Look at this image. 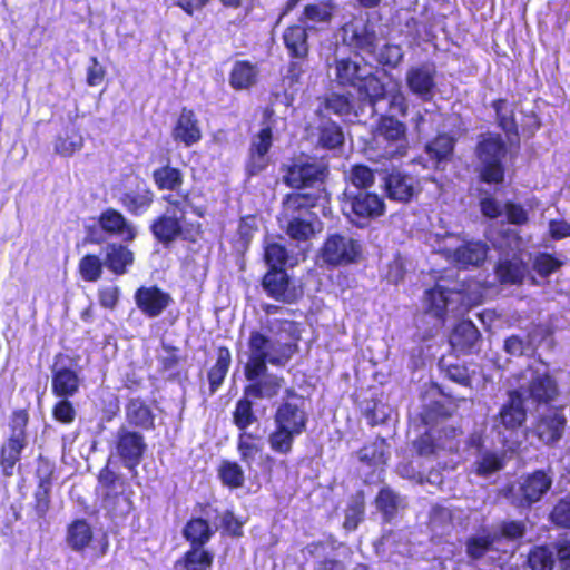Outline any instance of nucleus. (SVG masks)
Instances as JSON below:
<instances>
[{
	"instance_id": "f257e3e1",
	"label": "nucleus",
	"mask_w": 570,
	"mask_h": 570,
	"mask_svg": "<svg viewBox=\"0 0 570 570\" xmlns=\"http://www.w3.org/2000/svg\"><path fill=\"white\" fill-rule=\"evenodd\" d=\"M285 394L273 414L274 429L267 436L271 451L283 456L293 452L295 440L306 432L309 421L303 396L293 389Z\"/></svg>"
},
{
	"instance_id": "f03ea898",
	"label": "nucleus",
	"mask_w": 570,
	"mask_h": 570,
	"mask_svg": "<svg viewBox=\"0 0 570 570\" xmlns=\"http://www.w3.org/2000/svg\"><path fill=\"white\" fill-rule=\"evenodd\" d=\"M464 443V431L452 424H431L413 443L416 455L426 459L459 456Z\"/></svg>"
},
{
	"instance_id": "7ed1b4c3",
	"label": "nucleus",
	"mask_w": 570,
	"mask_h": 570,
	"mask_svg": "<svg viewBox=\"0 0 570 570\" xmlns=\"http://www.w3.org/2000/svg\"><path fill=\"white\" fill-rule=\"evenodd\" d=\"M508 145L498 132L480 135L474 147L478 179L487 185H501L505 178Z\"/></svg>"
},
{
	"instance_id": "20e7f679",
	"label": "nucleus",
	"mask_w": 570,
	"mask_h": 570,
	"mask_svg": "<svg viewBox=\"0 0 570 570\" xmlns=\"http://www.w3.org/2000/svg\"><path fill=\"white\" fill-rule=\"evenodd\" d=\"M335 81L341 88H355L361 95L375 105L386 95L384 83L371 71L351 57L335 59L333 62Z\"/></svg>"
},
{
	"instance_id": "39448f33",
	"label": "nucleus",
	"mask_w": 570,
	"mask_h": 570,
	"mask_svg": "<svg viewBox=\"0 0 570 570\" xmlns=\"http://www.w3.org/2000/svg\"><path fill=\"white\" fill-rule=\"evenodd\" d=\"M373 151L376 160L403 157L409 150L406 126L394 116L382 115L373 131Z\"/></svg>"
},
{
	"instance_id": "423d86ee",
	"label": "nucleus",
	"mask_w": 570,
	"mask_h": 570,
	"mask_svg": "<svg viewBox=\"0 0 570 570\" xmlns=\"http://www.w3.org/2000/svg\"><path fill=\"white\" fill-rule=\"evenodd\" d=\"M283 183L293 189L317 188L330 175L328 165L314 156L302 154L283 166Z\"/></svg>"
},
{
	"instance_id": "0eeeda50",
	"label": "nucleus",
	"mask_w": 570,
	"mask_h": 570,
	"mask_svg": "<svg viewBox=\"0 0 570 570\" xmlns=\"http://www.w3.org/2000/svg\"><path fill=\"white\" fill-rule=\"evenodd\" d=\"M85 232V243L90 245H101L106 242V235L120 236L127 243L132 242L137 236L135 226L114 207L104 209L97 223L86 226Z\"/></svg>"
},
{
	"instance_id": "6e6552de",
	"label": "nucleus",
	"mask_w": 570,
	"mask_h": 570,
	"mask_svg": "<svg viewBox=\"0 0 570 570\" xmlns=\"http://www.w3.org/2000/svg\"><path fill=\"white\" fill-rule=\"evenodd\" d=\"M151 178L159 191L176 193V196L168 194L163 199L175 212L186 214L187 207L191 205V193L190 190H181L185 181L184 171L173 166L168 160L167 164L153 170Z\"/></svg>"
},
{
	"instance_id": "1a4fd4ad",
	"label": "nucleus",
	"mask_w": 570,
	"mask_h": 570,
	"mask_svg": "<svg viewBox=\"0 0 570 570\" xmlns=\"http://www.w3.org/2000/svg\"><path fill=\"white\" fill-rule=\"evenodd\" d=\"M318 257L331 268L353 265L362 257V245L351 236L328 234L318 249Z\"/></svg>"
},
{
	"instance_id": "9d476101",
	"label": "nucleus",
	"mask_w": 570,
	"mask_h": 570,
	"mask_svg": "<svg viewBox=\"0 0 570 570\" xmlns=\"http://www.w3.org/2000/svg\"><path fill=\"white\" fill-rule=\"evenodd\" d=\"M341 42L350 51L361 55L373 56L377 50V33L370 21L362 16H352V18L340 27Z\"/></svg>"
},
{
	"instance_id": "9b49d317",
	"label": "nucleus",
	"mask_w": 570,
	"mask_h": 570,
	"mask_svg": "<svg viewBox=\"0 0 570 570\" xmlns=\"http://www.w3.org/2000/svg\"><path fill=\"white\" fill-rule=\"evenodd\" d=\"M552 475L549 471L538 469L521 478L518 489H507L505 497L519 509H530L539 502L552 487Z\"/></svg>"
},
{
	"instance_id": "f8f14e48",
	"label": "nucleus",
	"mask_w": 570,
	"mask_h": 570,
	"mask_svg": "<svg viewBox=\"0 0 570 570\" xmlns=\"http://www.w3.org/2000/svg\"><path fill=\"white\" fill-rule=\"evenodd\" d=\"M112 449L121 464L135 471L142 462L148 445L142 432L120 425L115 433Z\"/></svg>"
},
{
	"instance_id": "ddd939ff",
	"label": "nucleus",
	"mask_w": 570,
	"mask_h": 570,
	"mask_svg": "<svg viewBox=\"0 0 570 570\" xmlns=\"http://www.w3.org/2000/svg\"><path fill=\"white\" fill-rule=\"evenodd\" d=\"M507 400L494 415V429L500 435H517L525 425L528 410L523 393L519 389L507 392Z\"/></svg>"
},
{
	"instance_id": "4468645a",
	"label": "nucleus",
	"mask_w": 570,
	"mask_h": 570,
	"mask_svg": "<svg viewBox=\"0 0 570 570\" xmlns=\"http://www.w3.org/2000/svg\"><path fill=\"white\" fill-rule=\"evenodd\" d=\"M155 199L156 195L153 188L139 176L122 184L117 197L118 204L134 217L147 214L154 206Z\"/></svg>"
},
{
	"instance_id": "2eb2a0df",
	"label": "nucleus",
	"mask_w": 570,
	"mask_h": 570,
	"mask_svg": "<svg viewBox=\"0 0 570 570\" xmlns=\"http://www.w3.org/2000/svg\"><path fill=\"white\" fill-rule=\"evenodd\" d=\"M567 426L564 406L558 405L535 415L529 431L543 445L554 446L563 438Z\"/></svg>"
},
{
	"instance_id": "dca6fc26",
	"label": "nucleus",
	"mask_w": 570,
	"mask_h": 570,
	"mask_svg": "<svg viewBox=\"0 0 570 570\" xmlns=\"http://www.w3.org/2000/svg\"><path fill=\"white\" fill-rule=\"evenodd\" d=\"M464 296L462 289L448 288L436 283L423 294L424 313L443 323L450 312L460 311Z\"/></svg>"
},
{
	"instance_id": "f3484780",
	"label": "nucleus",
	"mask_w": 570,
	"mask_h": 570,
	"mask_svg": "<svg viewBox=\"0 0 570 570\" xmlns=\"http://www.w3.org/2000/svg\"><path fill=\"white\" fill-rule=\"evenodd\" d=\"M66 541L68 546L76 552H83L91 549V559L99 560L104 558L109 550V539L107 533H102L100 538L94 541V531L86 519H75L67 527Z\"/></svg>"
},
{
	"instance_id": "a211bd4d",
	"label": "nucleus",
	"mask_w": 570,
	"mask_h": 570,
	"mask_svg": "<svg viewBox=\"0 0 570 570\" xmlns=\"http://www.w3.org/2000/svg\"><path fill=\"white\" fill-rule=\"evenodd\" d=\"M97 480L99 487L105 491L102 504L111 519L121 518L128 514L130 500L122 493L115 492L117 484L122 485L120 475L109 466V461L98 471Z\"/></svg>"
},
{
	"instance_id": "6ab92c4d",
	"label": "nucleus",
	"mask_w": 570,
	"mask_h": 570,
	"mask_svg": "<svg viewBox=\"0 0 570 570\" xmlns=\"http://www.w3.org/2000/svg\"><path fill=\"white\" fill-rule=\"evenodd\" d=\"M348 212L346 216L356 226H364L367 222L384 215V199L375 193L357 191L347 197Z\"/></svg>"
},
{
	"instance_id": "aec40b11",
	"label": "nucleus",
	"mask_w": 570,
	"mask_h": 570,
	"mask_svg": "<svg viewBox=\"0 0 570 570\" xmlns=\"http://www.w3.org/2000/svg\"><path fill=\"white\" fill-rule=\"evenodd\" d=\"M149 232L156 243L169 248L176 240H191L185 227V214L177 216L169 212L161 213L151 219Z\"/></svg>"
},
{
	"instance_id": "412c9836",
	"label": "nucleus",
	"mask_w": 570,
	"mask_h": 570,
	"mask_svg": "<svg viewBox=\"0 0 570 570\" xmlns=\"http://www.w3.org/2000/svg\"><path fill=\"white\" fill-rule=\"evenodd\" d=\"M262 287L268 297L284 304H294L303 296L302 288L292 284L285 268H268L262 278Z\"/></svg>"
},
{
	"instance_id": "4be33fe9",
	"label": "nucleus",
	"mask_w": 570,
	"mask_h": 570,
	"mask_svg": "<svg viewBox=\"0 0 570 570\" xmlns=\"http://www.w3.org/2000/svg\"><path fill=\"white\" fill-rule=\"evenodd\" d=\"M383 188L390 200L407 204L419 194V180L411 174L392 169L385 174Z\"/></svg>"
},
{
	"instance_id": "5701e85b",
	"label": "nucleus",
	"mask_w": 570,
	"mask_h": 570,
	"mask_svg": "<svg viewBox=\"0 0 570 570\" xmlns=\"http://www.w3.org/2000/svg\"><path fill=\"white\" fill-rule=\"evenodd\" d=\"M170 136L177 145L186 148L203 139L202 125L194 109L181 107L171 126Z\"/></svg>"
},
{
	"instance_id": "b1692460",
	"label": "nucleus",
	"mask_w": 570,
	"mask_h": 570,
	"mask_svg": "<svg viewBox=\"0 0 570 570\" xmlns=\"http://www.w3.org/2000/svg\"><path fill=\"white\" fill-rule=\"evenodd\" d=\"M134 299L137 308L148 318L158 317L173 303L170 294L157 285L138 287Z\"/></svg>"
},
{
	"instance_id": "393cba45",
	"label": "nucleus",
	"mask_w": 570,
	"mask_h": 570,
	"mask_svg": "<svg viewBox=\"0 0 570 570\" xmlns=\"http://www.w3.org/2000/svg\"><path fill=\"white\" fill-rule=\"evenodd\" d=\"M125 419L128 428L140 432L153 431L156 428L151 404L140 397H130L125 404Z\"/></svg>"
},
{
	"instance_id": "a878e982",
	"label": "nucleus",
	"mask_w": 570,
	"mask_h": 570,
	"mask_svg": "<svg viewBox=\"0 0 570 570\" xmlns=\"http://www.w3.org/2000/svg\"><path fill=\"white\" fill-rule=\"evenodd\" d=\"M529 400L535 405H550L559 396L560 390L556 377L549 372L535 374L525 387Z\"/></svg>"
},
{
	"instance_id": "bb28decb",
	"label": "nucleus",
	"mask_w": 570,
	"mask_h": 570,
	"mask_svg": "<svg viewBox=\"0 0 570 570\" xmlns=\"http://www.w3.org/2000/svg\"><path fill=\"white\" fill-rule=\"evenodd\" d=\"M409 90L423 101H430L435 88V70L426 65L411 67L405 76Z\"/></svg>"
},
{
	"instance_id": "cd10ccee",
	"label": "nucleus",
	"mask_w": 570,
	"mask_h": 570,
	"mask_svg": "<svg viewBox=\"0 0 570 570\" xmlns=\"http://www.w3.org/2000/svg\"><path fill=\"white\" fill-rule=\"evenodd\" d=\"M81 379L79 373L66 365L51 366V393L55 396L73 397L80 391Z\"/></svg>"
},
{
	"instance_id": "c85d7f7f",
	"label": "nucleus",
	"mask_w": 570,
	"mask_h": 570,
	"mask_svg": "<svg viewBox=\"0 0 570 570\" xmlns=\"http://www.w3.org/2000/svg\"><path fill=\"white\" fill-rule=\"evenodd\" d=\"M134 263L135 253L127 245L110 242L104 247L105 267L115 276L127 274Z\"/></svg>"
},
{
	"instance_id": "c756f323",
	"label": "nucleus",
	"mask_w": 570,
	"mask_h": 570,
	"mask_svg": "<svg viewBox=\"0 0 570 570\" xmlns=\"http://www.w3.org/2000/svg\"><path fill=\"white\" fill-rule=\"evenodd\" d=\"M481 337L480 331L471 320L460 321L454 325L450 334L452 348L461 354H472Z\"/></svg>"
},
{
	"instance_id": "7c9ffc66",
	"label": "nucleus",
	"mask_w": 570,
	"mask_h": 570,
	"mask_svg": "<svg viewBox=\"0 0 570 570\" xmlns=\"http://www.w3.org/2000/svg\"><path fill=\"white\" fill-rule=\"evenodd\" d=\"M320 195L316 193H289L283 199V215L286 218L306 217L318 205Z\"/></svg>"
},
{
	"instance_id": "2f4dec72",
	"label": "nucleus",
	"mask_w": 570,
	"mask_h": 570,
	"mask_svg": "<svg viewBox=\"0 0 570 570\" xmlns=\"http://www.w3.org/2000/svg\"><path fill=\"white\" fill-rule=\"evenodd\" d=\"M28 445V440L7 436L0 445V470L4 478H11L14 474L16 466L22 459V452Z\"/></svg>"
},
{
	"instance_id": "473e14b6",
	"label": "nucleus",
	"mask_w": 570,
	"mask_h": 570,
	"mask_svg": "<svg viewBox=\"0 0 570 570\" xmlns=\"http://www.w3.org/2000/svg\"><path fill=\"white\" fill-rule=\"evenodd\" d=\"M488 246L481 240H468L458 246L452 254L453 262L463 269L480 266L487 258Z\"/></svg>"
},
{
	"instance_id": "72a5a7b5",
	"label": "nucleus",
	"mask_w": 570,
	"mask_h": 570,
	"mask_svg": "<svg viewBox=\"0 0 570 570\" xmlns=\"http://www.w3.org/2000/svg\"><path fill=\"white\" fill-rule=\"evenodd\" d=\"M283 42L292 59L305 60L309 53L308 33L306 27L295 23L283 32Z\"/></svg>"
},
{
	"instance_id": "f704fd0d",
	"label": "nucleus",
	"mask_w": 570,
	"mask_h": 570,
	"mask_svg": "<svg viewBox=\"0 0 570 570\" xmlns=\"http://www.w3.org/2000/svg\"><path fill=\"white\" fill-rule=\"evenodd\" d=\"M215 363L207 371L209 395L215 394L222 387L232 365V352L227 346H218L215 350Z\"/></svg>"
},
{
	"instance_id": "c9c22d12",
	"label": "nucleus",
	"mask_w": 570,
	"mask_h": 570,
	"mask_svg": "<svg viewBox=\"0 0 570 570\" xmlns=\"http://www.w3.org/2000/svg\"><path fill=\"white\" fill-rule=\"evenodd\" d=\"M259 69L249 60H236L229 71V86L236 90H248L257 83Z\"/></svg>"
},
{
	"instance_id": "e433bc0d",
	"label": "nucleus",
	"mask_w": 570,
	"mask_h": 570,
	"mask_svg": "<svg viewBox=\"0 0 570 570\" xmlns=\"http://www.w3.org/2000/svg\"><path fill=\"white\" fill-rule=\"evenodd\" d=\"M183 537L189 548H205L215 534L208 520L202 517H191L183 528Z\"/></svg>"
},
{
	"instance_id": "4c0bfd02",
	"label": "nucleus",
	"mask_w": 570,
	"mask_h": 570,
	"mask_svg": "<svg viewBox=\"0 0 570 570\" xmlns=\"http://www.w3.org/2000/svg\"><path fill=\"white\" fill-rule=\"evenodd\" d=\"M316 114L332 112L341 118L356 116L354 99L350 94L331 92L323 96Z\"/></svg>"
},
{
	"instance_id": "58836bf2",
	"label": "nucleus",
	"mask_w": 570,
	"mask_h": 570,
	"mask_svg": "<svg viewBox=\"0 0 570 570\" xmlns=\"http://www.w3.org/2000/svg\"><path fill=\"white\" fill-rule=\"evenodd\" d=\"M215 554L205 548H189L176 560V570H212Z\"/></svg>"
},
{
	"instance_id": "ea45409f",
	"label": "nucleus",
	"mask_w": 570,
	"mask_h": 570,
	"mask_svg": "<svg viewBox=\"0 0 570 570\" xmlns=\"http://www.w3.org/2000/svg\"><path fill=\"white\" fill-rule=\"evenodd\" d=\"M499 541L497 533L482 528L476 534L469 537L465 541V553L472 560L482 559L488 552L492 551L494 543Z\"/></svg>"
},
{
	"instance_id": "a19ab883",
	"label": "nucleus",
	"mask_w": 570,
	"mask_h": 570,
	"mask_svg": "<svg viewBox=\"0 0 570 570\" xmlns=\"http://www.w3.org/2000/svg\"><path fill=\"white\" fill-rule=\"evenodd\" d=\"M528 271L521 258L503 259L495 266V275L500 284L521 285Z\"/></svg>"
},
{
	"instance_id": "79ce46f5",
	"label": "nucleus",
	"mask_w": 570,
	"mask_h": 570,
	"mask_svg": "<svg viewBox=\"0 0 570 570\" xmlns=\"http://www.w3.org/2000/svg\"><path fill=\"white\" fill-rule=\"evenodd\" d=\"M491 107L495 114L498 127L507 135L508 138H519V126L513 109L508 108L505 98H497L492 100Z\"/></svg>"
},
{
	"instance_id": "37998d69",
	"label": "nucleus",
	"mask_w": 570,
	"mask_h": 570,
	"mask_svg": "<svg viewBox=\"0 0 570 570\" xmlns=\"http://www.w3.org/2000/svg\"><path fill=\"white\" fill-rule=\"evenodd\" d=\"M284 379L277 375H268L264 380H256L244 387V394L253 399H273L278 395Z\"/></svg>"
},
{
	"instance_id": "c03bdc74",
	"label": "nucleus",
	"mask_w": 570,
	"mask_h": 570,
	"mask_svg": "<svg viewBox=\"0 0 570 570\" xmlns=\"http://www.w3.org/2000/svg\"><path fill=\"white\" fill-rule=\"evenodd\" d=\"M345 137L342 127L334 120L327 119L317 127V146L333 150L344 145Z\"/></svg>"
},
{
	"instance_id": "a18cd8bd",
	"label": "nucleus",
	"mask_w": 570,
	"mask_h": 570,
	"mask_svg": "<svg viewBox=\"0 0 570 570\" xmlns=\"http://www.w3.org/2000/svg\"><path fill=\"white\" fill-rule=\"evenodd\" d=\"M83 147V137L76 127L58 134L53 141L55 153L61 157H71Z\"/></svg>"
},
{
	"instance_id": "49530a36",
	"label": "nucleus",
	"mask_w": 570,
	"mask_h": 570,
	"mask_svg": "<svg viewBox=\"0 0 570 570\" xmlns=\"http://www.w3.org/2000/svg\"><path fill=\"white\" fill-rule=\"evenodd\" d=\"M365 493L357 490L350 499L345 509L343 528L351 532L355 531L365 517Z\"/></svg>"
},
{
	"instance_id": "de8ad7c7",
	"label": "nucleus",
	"mask_w": 570,
	"mask_h": 570,
	"mask_svg": "<svg viewBox=\"0 0 570 570\" xmlns=\"http://www.w3.org/2000/svg\"><path fill=\"white\" fill-rule=\"evenodd\" d=\"M236 449L240 461L247 468H252V464L263 450L262 444L259 443V436L247 431L238 433Z\"/></svg>"
},
{
	"instance_id": "09e8293b",
	"label": "nucleus",
	"mask_w": 570,
	"mask_h": 570,
	"mask_svg": "<svg viewBox=\"0 0 570 570\" xmlns=\"http://www.w3.org/2000/svg\"><path fill=\"white\" fill-rule=\"evenodd\" d=\"M387 446L385 439L377 438L358 450V459L368 466L384 465L389 460Z\"/></svg>"
},
{
	"instance_id": "8fccbe9b",
	"label": "nucleus",
	"mask_w": 570,
	"mask_h": 570,
	"mask_svg": "<svg viewBox=\"0 0 570 570\" xmlns=\"http://www.w3.org/2000/svg\"><path fill=\"white\" fill-rule=\"evenodd\" d=\"M455 140L448 134H438L425 145V154L431 160L441 163L450 158L454 151Z\"/></svg>"
},
{
	"instance_id": "3c124183",
	"label": "nucleus",
	"mask_w": 570,
	"mask_h": 570,
	"mask_svg": "<svg viewBox=\"0 0 570 570\" xmlns=\"http://www.w3.org/2000/svg\"><path fill=\"white\" fill-rule=\"evenodd\" d=\"M51 474L40 478L33 492V511L39 519H45L51 507Z\"/></svg>"
},
{
	"instance_id": "603ef678",
	"label": "nucleus",
	"mask_w": 570,
	"mask_h": 570,
	"mask_svg": "<svg viewBox=\"0 0 570 570\" xmlns=\"http://www.w3.org/2000/svg\"><path fill=\"white\" fill-rule=\"evenodd\" d=\"M566 264V258L548 252H539L532 259V269L541 277L548 278L559 272Z\"/></svg>"
},
{
	"instance_id": "864d4df0",
	"label": "nucleus",
	"mask_w": 570,
	"mask_h": 570,
	"mask_svg": "<svg viewBox=\"0 0 570 570\" xmlns=\"http://www.w3.org/2000/svg\"><path fill=\"white\" fill-rule=\"evenodd\" d=\"M252 396H246L245 394L237 400L235 404V409L232 413L233 423L239 430V432H246L247 429L257 422V416L254 411V404Z\"/></svg>"
},
{
	"instance_id": "5fc2aeb1",
	"label": "nucleus",
	"mask_w": 570,
	"mask_h": 570,
	"mask_svg": "<svg viewBox=\"0 0 570 570\" xmlns=\"http://www.w3.org/2000/svg\"><path fill=\"white\" fill-rule=\"evenodd\" d=\"M217 475L222 484L229 489H239L245 483L244 470L235 461L223 460L217 468Z\"/></svg>"
},
{
	"instance_id": "6e6d98bb",
	"label": "nucleus",
	"mask_w": 570,
	"mask_h": 570,
	"mask_svg": "<svg viewBox=\"0 0 570 570\" xmlns=\"http://www.w3.org/2000/svg\"><path fill=\"white\" fill-rule=\"evenodd\" d=\"M399 497L390 488L380 489L375 498L377 510L382 513L384 522H391L397 514Z\"/></svg>"
},
{
	"instance_id": "4d7b16f0",
	"label": "nucleus",
	"mask_w": 570,
	"mask_h": 570,
	"mask_svg": "<svg viewBox=\"0 0 570 570\" xmlns=\"http://www.w3.org/2000/svg\"><path fill=\"white\" fill-rule=\"evenodd\" d=\"M104 267V259H100L98 255L91 253L83 255L78 264L81 278L90 283L100 279Z\"/></svg>"
},
{
	"instance_id": "13d9d810",
	"label": "nucleus",
	"mask_w": 570,
	"mask_h": 570,
	"mask_svg": "<svg viewBox=\"0 0 570 570\" xmlns=\"http://www.w3.org/2000/svg\"><path fill=\"white\" fill-rule=\"evenodd\" d=\"M527 564L531 570H552L554 557L546 546H534L528 553Z\"/></svg>"
},
{
	"instance_id": "bf43d9fd",
	"label": "nucleus",
	"mask_w": 570,
	"mask_h": 570,
	"mask_svg": "<svg viewBox=\"0 0 570 570\" xmlns=\"http://www.w3.org/2000/svg\"><path fill=\"white\" fill-rule=\"evenodd\" d=\"M267 363L273 365H279L281 360L278 357L265 358L254 355H248V361L244 366V375L245 377L253 382L258 377L263 376L267 372Z\"/></svg>"
},
{
	"instance_id": "052dcab7",
	"label": "nucleus",
	"mask_w": 570,
	"mask_h": 570,
	"mask_svg": "<svg viewBox=\"0 0 570 570\" xmlns=\"http://www.w3.org/2000/svg\"><path fill=\"white\" fill-rule=\"evenodd\" d=\"M286 234L294 240L306 242L315 233L313 223L305 217L287 218Z\"/></svg>"
},
{
	"instance_id": "680f3d73",
	"label": "nucleus",
	"mask_w": 570,
	"mask_h": 570,
	"mask_svg": "<svg viewBox=\"0 0 570 570\" xmlns=\"http://www.w3.org/2000/svg\"><path fill=\"white\" fill-rule=\"evenodd\" d=\"M59 400L53 404L51 409V415L53 420L63 425H70L75 422L77 411L73 403L70 401L71 397L57 396Z\"/></svg>"
},
{
	"instance_id": "e2e57ef3",
	"label": "nucleus",
	"mask_w": 570,
	"mask_h": 570,
	"mask_svg": "<svg viewBox=\"0 0 570 570\" xmlns=\"http://www.w3.org/2000/svg\"><path fill=\"white\" fill-rule=\"evenodd\" d=\"M348 181L358 189H367L374 185L375 175L368 166L354 164L350 169Z\"/></svg>"
},
{
	"instance_id": "0e129e2a",
	"label": "nucleus",
	"mask_w": 570,
	"mask_h": 570,
	"mask_svg": "<svg viewBox=\"0 0 570 570\" xmlns=\"http://www.w3.org/2000/svg\"><path fill=\"white\" fill-rule=\"evenodd\" d=\"M504 468V459L495 452H487L475 463V473L479 476H489Z\"/></svg>"
},
{
	"instance_id": "69168bd1",
	"label": "nucleus",
	"mask_w": 570,
	"mask_h": 570,
	"mask_svg": "<svg viewBox=\"0 0 570 570\" xmlns=\"http://www.w3.org/2000/svg\"><path fill=\"white\" fill-rule=\"evenodd\" d=\"M264 259L268 268H285L288 250L279 243H268L264 248Z\"/></svg>"
},
{
	"instance_id": "338daca9",
	"label": "nucleus",
	"mask_w": 570,
	"mask_h": 570,
	"mask_svg": "<svg viewBox=\"0 0 570 570\" xmlns=\"http://www.w3.org/2000/svg\"><path fill=\"white\" fill-rule=\"evenodd\" d=\"M549 519L558 528L570 529V495L560 498L554 503Z\"/></svg>"
},
{
	"instance_id": "774afa93",
	"label": "nucleus",
	"mask_w": 570,
	"mask_h": 570,
	"mask_svg": "<svg viewBox=\"0 0 570 570\" xmlns=\"http://www.w3.org/2000/svg\"><path fill=\"white\" fill-rule=\"evenodd\" d=\"M403 58L404 52L400 45L385 43L379 51L377 62L383 67L396 68Z\"/></svg>"
}]
</instances>
